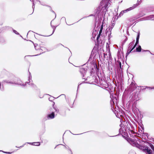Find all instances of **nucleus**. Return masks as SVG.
Wrapping results in <instances>:
<instances>
[{"instance_id": "nucleus-1", "label": "nucleus", "mask_w": 154, "mask_h": 154, "mask_svg": "<svg viewBox=\"0 0 154 154\" xmlns=\"http://www.w3.org/2000/svg\"><path fill=\"white\" fill-rule=\"evenodd\" d=\"M38 38H36V42L37 45H38L40 47V48L39 49V50L40 51V54L45 52L46 48L43 37L42 36H39Z\"/></svg>"}, {"instance_id": "nucleus-2", "label": "nucleus", "mask_w": 154, "mask_h": 154, "mask_svg": "<svg viewBox=\"0 0 154 154\" xmlns=\"http://www.w3.org/2000/svg\"><path fill=\"white\" fill-rule=\"evenodd\" d=\"M127 140L133 146L137 147L139 149H140L142 146L139 144L135 140L130 138H127Z\"/></svg>"}, {"instance_id": "nucleus-3", "label": "nucleus", "mask_w": 154, "mask_h": 154, "mask_svg": "<svg viewBox=\"0 0 154 154\" xmlns=\"http://www.w3.org/2000/svg\"><path fill=\"white\" fill-rule=\"evenodd\" d=\"M140 150H142L143 152L147 153L148 154H152V150L148 146H141Z\"/></svg>"}, {"instance_id": "nucleus-4", "label": "nucleus", "mask_w": 154, "mask_h": 154, "mask_svg": "<svg viewBox=\"0 0 154 154\" xmlns=\"http://www.w3.org/2000/svg\"><path fill=\"white\" fill-rule=\"evenodd\" d=\"M136 88V84L134 82H132L129 86L128 90L131 91H133Z\"/></svg>"}, {"instance_id": "nucleus-5", "label": "nucleus", "mask_w": 154, "mask_h": 154, "mask_svg": "<svg viewBox=\"0 0 154 154\" xmlns=\"http://www.w3.org/2000/svg\"><path fill=\"white\" fill-rule=\"evenodd\" d=\"M55 117V114L54 112H52L51 113L49 114L47 116V118L48 119H51L54 118Z\"/></svg>"}, {"instance_id": "nucleus-6", "label": "nucleus", "mask_w": 154, "mask_h": 154, "mask_svg": "<svg viewBox=\"0 0 154 154\" xmlns=\"http://www.w3.org/2000/svg\"><path fill=\"white\" fill-rule=\"evenodd\" d=\"M110 5V3H109V2L107 1L105 4V5L102 8L103 10H105L106 9L108 8V6Z\"/></svg>"}, {"instance_id": "nucleus-7", "label": "nucleus", "mask_w": 154, "mask_h": 154, "mask_svg": "<svg viewBox=\"0 0 154 154\" xmlns=\"http://www.w3.org/2000/svg\"><path fill=\"white\" fill-rule=\"evenodd\" d=\"M137 6V4H136L135 5H134V6H133L131 7L126 10L124 11V12H126L127 11H129L131 10L132 9H134V8H135Z\"/></svg>"}, {"instance_id": "nucleus-8", "label": "nucleus", "mask_w": 154, "mask_h": 154, "mask_svg": "<svg viewBox=\"0 0 154 154\" xmlns=\"http://www.w3.org/2000/svg\"><path fill=\"white\" fill-rule=\"evenodd\" d=\"M15 76L14 75H12V77H9V79H10L11 80V81L9 82H8L9 83H10L11 84H13L14 82V78H15Z\"/></svg>"}, {"instance_id": "nucleus-9", "label": "nucleus", "mask_w": 154, "mask_h": 154, "mask_svg": "<svg viewBox=\"0 0 154 154\" xmlns=\"http://www.w3.org/2000/svg\"><path fill=\"white\" fill-rule=\"evenodd\" d=\"M117 67H119L122 70V63L119 60H118L117 61Z\"/></svg>"}, {"instance_id": "nucleus-10", "label": "nucleus", "mask_w": 154, "mask_h": 154, "mask_svg": "<svg viewBox=\"0 0 154 154\" xmlns=\"http://www.w3.org/2000/svg\"><path fill=\"white\" fill-rule=\"evenodd\" d=\"M140 37V34L139 33H138L137 35V38H136V42L135 44V45H137V44L139 43V39Z\"/></svg>"}, {"instance_id": "nucleus-11", "label": "nucleus", "mask_w": 154, "mask_h": 154, "mask_svg": "<svg viewBox=\"0 0 154 154\" xmlns=\"http://www.w3.org/2000/svg\"><path fill=\"white\" fill-rule=\"evenodd\" d=\"M141 51V48L140 45L138 47H137L136 48V51L137 52H140Z\"/></svg>"}, {"instance_id": "nucleus-12", "label": "nucleus", "mask_w": 154, "mask_h": 154, "mask_svg": "<svg viewBox=\"0 0 154 154\" xmlns=\"http://www.w3.org/2000/svg\"><path fill=\"white\" fill-rule=\"evenodd\" d=\"M40 144V142H33L32 143V145L36 146H39Z\"/></svg>"}, {"instance_id": "nucleus-13", "label": "nucleus", "mask_w": 154, "mask_h": 154, "mask_svg": "<svg viewBox=\"0 0 154 154\" xmlns=\"http://www.w3.org/2000/svg\"><path fill=\"white\" fill-rule=\"evenodd\" d=\"M80 72H81L83 73H85L86 72V71L85 69L83 68H81L80 69Z\"/></svg>"}, {"instance_id": "nucleus-14", "label": "nucleus", "mask_w": 154, "mask_h": 154, "mask_svg": "<svg viewBox=\"0 0 154 154\" xmlns=\"http://www.w3.org/2000/svg\"><path fill=\"white\" fill-rule=\"evenodd\" d=\"M145 52H148L149 53L150 52V51L149 50H142V52L143 53V54H144V55H145V53H144Z\"/></svg>"}, {"instance_id": "nucleus-15", "label": "nucleus", "mask_w": 154, "mask_h": 154, "mask_svg": "<svg viewBox=\"0 0 154 154\" xmlns=\"http://www.w3.org/2000/svg\"><path fill=\"white\" fill-rule=\"evenodd\" d=\"M131 53V52H130V50H128L127 51V52L126 53V57L127 56H128Z\"/></svg>"}, {"instance_id": "nucleus-16", "label": "nucleus", "mask_w": 154, "mask_h": 154, "mask_svg": "<svg viewBox=\"0 0 154 154\" xmlns=\"http://www.w3.org/2000/svg\"><path fill=\"white\" fill-rule=\"evenodd\" d=\"M50 104L54 108V106L55 104V103L53 101H51Z\"/></svg>"}, {"instance_id": "nucleus-17", "label": "nucleus", "mask_w": 154, "mask_h": 154, "mask_svg": "<svg viewBox=\"0 0 154 154\" xmlns=\"http://www.w3.org/2000/svg\"><path fill=\"white\" fill-rule=\"evenodd\" d=\"M101 35L98 34V35L97 36V42H98L99 39L100 38V36Z\"/></svg>"}, {"instance_id": "nucleus-18", "label": "nucleus", "mask_w": 154, "mask_h": 154, "mask_svg": "<svg viewBox=\"0 0 154 154\" xmlns=\"http://www.w3.org/2000/svg\"><path fill=\"white\" fill-rule=\"evenodd\" d=\"M150 146L152 150L154 151V147L152 144L150 145Z\"/></svg>"}, {"instance_id": "nucleus-19", "label": "nucleus", "mask_w": 154, "mask_h": 154, "mask_svg": "<svg viewBox=\"0 0 154 154\" xmlns=\"http://www.w3.org/2000/svg\"><path fill=\"white\" fill-rule=\"evenodd\" d=\"M137 45H134V46L132 48H131L130 49H131L132 50H133L135 48L136 46Z\"/></svg>"}, {"instance_id": "nucleus-20", "label": "nucleus", "mask_w": 154, "mask_h": 154, "mask_svg": "<svg viewBox=\"0 0 154 154\" xmlns=\"http://www.w3.org/2000/svg\"><path fill=\"white\" fill-rule=\"evenodd\" d=\"M103 24L102 25H101L100 29V30H103Z\"/></svg>"}, {"instance_id": "nucleus-21", "label": "nucleus", "mask_w": 154, "mask_h": 154, "mask_svg": "<svg viewBox=\"0 0 154 154\" xmlns=\"http://www.w3.org/2000/svg\"><path fill=\"white\" fill-rule=\"evenodd\" d=\"M102 32V30L100 29L99 34L101 35V34Z\"/></svg>"}, {"instance_id": "nucleus-22", "label": "nucleus", "mask_w": 154, "mask_h": 154, "mask_svg": "<svg viewBox=\"0 0 154 154\" xmlns=\"http://www.w3.org/2000/svg\"><path fill=\"white\" fill-rule=\"evenodd\" d=\"M133 50H132L131 49H130V52H135V51H132Z\"/></svg>"}, {"instance_id": "nucleus-23", "label": "nucleus", "mask_w": 154, "mask_h": 154, "mask_svg": "<svg viewBox=\"0 0 154 154\" xmlns=\"http://www.w3.org/2000/svg\"><path fill=\"white\" fill-rule=\"evenodd\" d=\"M132 45V44L131 43V42L129 44V47H128V48H130V47L131 46V45Z\"/></svg>"}, {"instance_id": "nucleus-24", "label": "nucleus", "mask_w": 154, "mask_h": 154, "mask_svg": "<svg viewBox=\"0 0 154 154\" xmlns=\"http://www.w3.org/2000/svg\"><path fill=\"white\" fill-rule=\"evenodd\" d=\"M32 143H29V144H30L31 145H32Z\"/></svg>"}, {"instance_id": "nucleus-25", "label": "nucleus", "mask_w": 154, "mask_h": 154, "mask_svg": "<svg viewBox=\"0 0 154 154\" xmlns=\"http://www.w3.org/2000/svg\"><path fill=\"white\" fill-rule=\"evenodd\" d=\"M61 146H62V147H63V148H65V147L64 146H63V145H61Z\"/></svg>"}, {"instance_id": "nucleus-26", "label": "nucleus", "mask_w": 154, "mask_h": 154, "mask_svg": "<svg viewBox=\"0 0 154 154\" xmlns=\"http://www.w3.org/2000/svg\"><path fill=\"white\" fill-rule=\"evenodd\" d=\"M6 153H8V154H10L11 153L10 152H6Z\"/></svg>"}, {"instance_id": "nucleus-27", "label": "nucleus", "mask_w": 154, "mask_h": 154, "mask_svg": "<svg viewBox=\"0 0 154 154\" xmlns=\"http://www.w3.org/2000/svg\"><path fill=\"white\" fill-rule=\"evenodd\" d=\"M102 2H104V0H103L102 1Z\"/></svg>"}]
</instances>
